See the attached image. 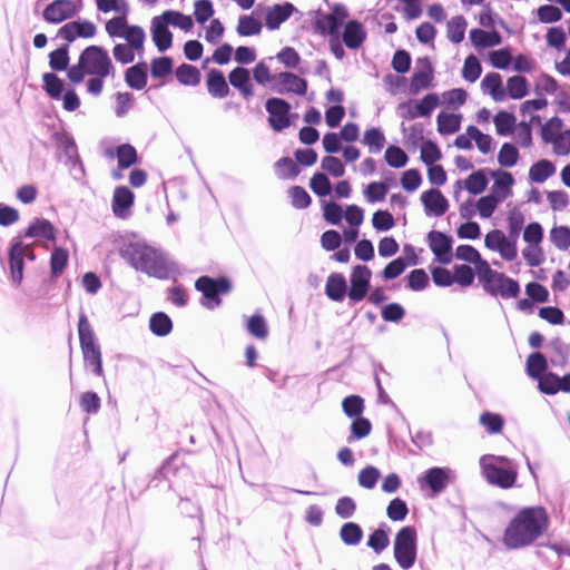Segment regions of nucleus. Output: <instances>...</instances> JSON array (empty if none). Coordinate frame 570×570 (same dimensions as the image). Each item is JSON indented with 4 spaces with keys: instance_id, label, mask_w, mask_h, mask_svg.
Instances as JSON below:
<instances>
[{
    "instance_id": "obj_20",
    "label": "nucleus",
    "mask_w": 570,
    "mask_h": 570,
    "mask_svg": "<svg viewBox=\"0 0 570 570\" xmlns=\"http://www.w3.org/2000/svg\"><path fill=\"white\" fill-rule=\"evenodd\" d=\"M97 28L91 21H72L59 29L58 35L67 41H73L76 38H92Z\"/></svg>"
},
{
    "instance_id": "obj_60",
    "label": "nucleus",
    "mask_w": 570,
    "mask_h": 570,
    "mask_svg": "<svg viewBox=\"0 0 570 570\" xmlns=\"http://www.w3.org/2000/svg\"><path fill=\"white\" fill-rule=\"evenodd\" d=\"M116 156L120 168H128L137 161V153L132 145H118Z\"/></svg>"
},
{
    "instance_id": "obj_24",
    "label": "nucleus",
    "mask_w": 570,
    "mask_h": 570,
    "mask_svg": "<svg viewBox=\"0 0 570 570\" xmlns=\"http://www.w3.org/2000/svg\"><path fill=\"white\" fill-rule=\"evenodd\" d=\"M151 37L159 51H166L171 47L173 35L161 16L154 17L151 20Z\"/></svg>"
},
{
    "instance_id": "obj_43",
    "label": "nucleus",
    "mask_w": 570,
    "mask_h": 570,
    "mask_svg": "<svg viewBox=\"0 0 570 570\" xmlns=\"http://www.w3.org/2000/svg\"><path fill=\"white\" fill-rule=\"evenodd\" d=\"M149 328L157 336H166L171 332L173 323L167 314L158 312L151 315Z\"/></svg>"
},
{
    "instance_id": "obj_57",
    "label": "nucleus",
    "mask_w": 570,
    "mask_h": 570,
    "mask_svg": "<svg viewBox=\"0 0 570 570\" xmlns=\"http://www.w3.org/2000/svg\"><path fill=\"white\" fill-rule=\"evenodd\" d=\"M69 253L61 247H55L50 257V268L55 276L60 275L68 263Z\"/></svg>"
},
{
    "instance_id": "obj_46",
    "label": "nucleus",
    "mask_w": 570,
    "mask_h": 570,
    "mask_svg": "<svg viewBox=\"0 0 570 570\" xmlns=\"http://www.w3.org/2000/svg\"><path fill=\"white\" fill-rule=\"evenodd\" d=\"M246 330L252 336L258 340H266L268 336V326L266 320L259 314L247 317Z\"/></svg>"
},
{
    "instance_id": "obj_61",
    "label": "nucleus",
    "mask_w": 570,
    "mask_h": 570,
    "mask_svg": "<svg viewBox=\"0 0 570 570\" xmlns=\"http://www.w3.org/2000/svg\"><path fill=\"white\" fill-rule=\"evenodd\" d=\"M288 197L291 198V204L293 205V207L297 209H304L308 207L311 204L309 195L304 188L299 186H294L289 188Z\"/></svg>"
},
{
    "instance_id": "obj_12",
    "label": "nucleus",
    "mask_w": 570,
    "mask_h": 570,
    "mask_svg": "<svg viewBox=\"0 0 570 570\" xmlns=\"http://www.w3.org/2000/svg\"><path fill=\"white\" fill-rule=\"evenodd\" d=\"M372 277L371 269L365 265H356L351 274V287L347 296L351 302H361L370 289V282Z\"/></svg>"
},
{
    "instance_id": "obj_22",
    "label": "nucleus",
    "mask_w": 570,
    "mask_h": 570,
    "mask_svg": "<svg viewBox=\"0 0 570 570\" xmlns=\"http://www.w3.org/2000/svg\"><path fill=\"white\" fill-rule=\"evenodd\" d=\"M134 193L129 188L125 186L117 187L114 191L111 202L114 215L119 218H126L134 205Z\"/></svg>"
},
{
    "instance_id": "obj_3",
    "label": "nucleus",
    "mask_w": 570,
    "mask_h": 570,
    "mask_svg": "<svg viewBox=\"0 0 570 570\" xmlns=\"http://www.w3.org/2000/svg\"><path fill=\"white\" fill-rule=\"evenodd\" d=\"M67 75L71 82L80 83L85 75L114 77L115 68L107 50L89 46L81 52L78 63L68 69Z\"/></svg>"
},
{
    "instance_id": "obj_13",
    "label": "nucleus",
    "mask_w": 570,
    "mask_h": 570,
    "mask_svg": "<svg viewBox=\"0 0 570 570\" xmlns=\"http://www.w3.org/2000/svg\"><path fill=\"white\" fill-rule=\"evenodd\" d=\"M453 476V471L450 468H431L426 470L417 482L421 488L428 487L433 494L441 493L450 483Z\"/></svg>"
},
{
    "instance_id": "obj_30",
    "label": "nucleus",
    "mask_w": 570,
    "mask_h": 570,
    "mask_svg": "<svg viewBox=\"0 0 570 570\" xmlns=\"http://www.w3.org/2000/svg\"><path fill=\"white\" fill-rule=\"evenodd\" d=\"M24 237L43 238L47 240L56 239V228L47 219L36 218L26 229Z\"/></svg>"
},
{
    "instance_id": "obj_42",
    "label": "nucleus",
    "mask_w": 570,
    "mask_h": 570,
    "mask_svg": "<svg viewBox=\"0 0 570 570\" xmlns=\"http://www.w3.org/2000/svg\"><path fill=\"white\" fill-rule=\"evenodd\" d=\"M167 26L177 27L184 31H190L194 22L190 16L183 14L179 11L167 10L160 14Z\"/></svg>"
},
{
    "instance_id": "obj_62",
    "label": "nucleus",
    "mask_w": 570,
    "mask_h": 570,
    "mask_svg": "<svg viewBox=\"0 0 570 570\" xmlns=\"http://www.w3.org/2000/svg\"><path fill=\"white\" fill-rule=\"evenodd\" d=\"M387 194V186L384 183L373 181L364 190V196L368 203L381 202Z\"/></svg>"
},
{
    "instance_id": "obj_38",
    "label": "nucleus",
    "mask_w": 570,
    "mask_h": 570,
    "mask_svg": "<svg viewBox=\"0 0 570 570\" xmlns=\"http://www.w3.org/2000/svg\"><path fill=\"white\" fill-rule=\"evenodd\" d=\"M554 173L556 166L551 161L542 159L530 167L529 178L533 183L542 184Z\"/></svg>"
},
{
    "instance_id": "obj_33",
    "label": "nucleus",
    "mask_w": 570,
    "mask_h": 570,
    "mask_svg": "<svg viewBox=\"0 0 570 570\" xmlns=\"http://www.w3.org/2000/svg\"><path fill=\"white\" fill-rule=\"evenodd\" d=\"M469 37L473 46L478 49L499 46L502 42V37L499 32L485 31L478 28L472 29Z\"/></svg>"
},
{
    "instance_id": "obj_14",
    "label": "nucleus",
    "mask_w": 570,
    "mask_h": 570,
    "mask_svg": "<svg viewBox=\"0 0 570 570\" xmlns=\"http://www.w3.org/2000/svg\"><path fill=\"white\" fill-rule=\"evenodd\" d=\"M429 247L440 264L452 262V238L445 234L432 230L428 234Z\"/></svg>"
},
{
    "instance_id": "obj_56",
    "label": "nucleus",
    "mask_w": 570,
    "mask_h": 570,
    "mask_svg": "<svg viewBox=\"0 0 570 570\" xmlns=\"http://www.w3.org/2000/svg\"><path fill=\"white\" fill-rule=\"evenodd\" d=\"M500 199L498 197H494L492 195H487L481 198H479L475 202V206L478 209V214L481 218H490L493 213L495 212L497 207L500 204Z\"/></svg>"
},
{
    "instance_id": "obj_4",
    "label": "nucleus",
    "mask_w": 570,
    "mask_h": 570,
    "mask_svg": "<svg viewBox=\"0 0 570 570\" xmlns=\"http://www.w3.org/2000/svg\"><path fill=\"white\" fill-rule=\"evenodd\" d=\"M481 474L484 480L500 489H512L518 481L517 463L503 455L484 454L479 460Z\"/></svg>"
},
{
    "instance_id": "obj_32",
    "label": "nucleus",
    "mask_w": 570,
    "mask_h": 570,
    "mask_svg": "<svg viewBox=\"0 0 570 570\" xmlns=\"http://www.w3.org/2000/svg\"><path fill=\"white\" fill-rule=\"evenodd\" d=\"M294 11L291 3L275 4L266 13V27L269 30L277 29L285 20H287Z\"/></svg>"
},
{
    "instance_id": "obj_44",
    "label": "nucleus",
    "mask_w": 570,
    "mask_h": 570,
    "mask_svg": "<svg viewBox=\"0 0 570 570\" xmlns=\"http://www.w3.org/2000/svg\"><path fill=\"white\" fill-rule=\"evenodd\" d=\"M42 81L47 95L52 99L59 100L65 92L63 81L52 72L43 73Z\"/></svg>"
},
{
    "instance_id": "obj_26",
    "label": "nucleus",
    "mask_w": 570,
    "mask_h": 570,
    "mask_svg": "<svg viewBox=\"0 0 570 570\" xmlns=\"http://www.w3.org/2000/svg\"><path fill=\"white\" fill-rule=\"evenodd\" d=\"M481 88L482 91L490 95L494 101H504L507 99L502 77L498 72L487 73L481 81Z\"/></svg>"
},
{
    "instance_id": "obj_51",
    "label": "nucleus",
    "mask_w": 570,
    "mask_h": 570,
    "mask_svg": "<svg viewBox=\"0 0 570 570\" xmlns=\"http://www.w3.org/2000/svg\"><path fill=\"white\" fill-rule=\"evenodd\" d=\"M479 422L490 434L501 433L504 425L502 415L492 412L482 413L480 415Z\"/></svg>"
},
{
    "instance_id": "obj_7",
    "label": "nucleus",
    "mask_w": 570,
    "mask_h": 570,
    "mask_svg": "<svg viewBox=\"0 0 570 570\" xmlns=\"http://www.w3.org/2000/svg\"><path fill=\"white\" fill-rule=\"evenodd\" d=\"M95 3L99 12H114L116 14L105 24V30L108 35H119L120 29L129 26L127 17L130 8L127 0H95Z\"/></svg>"
},
{
    "instance_id": "obj_48",
    "label": "nucleus",
    "mask_w": 570,
    "mask_h": 570,
    "mask_svg": "<svg viewBox=\"0 0 570 570\" xmlns=\"http://www.w3.org/2000/svg\"><path fill=\"white\" fill-rule=\"evenodd\" d=\"M432 79H433V76H432V70H431L430 66H428L426 68H424L420 71H415L411 79L410 92L412 95H416L421 90L429 88Z\"/></svg>"
},
{
    "instance_id": "obj_31",
    "label": "nucleus",
    "mask_w": 570,
    "mask_h": 570,
    "mask_svg": "<svg viewBox=\"0 0 570 570\" xmlns=\"http://www.w3.org/2000/svg\"><path fill=\"white\" fill-rule=\"evenodd\" d=\"M346 279L342 274L333 273L327 277L325 293L332 301L342 302L346 295Z\"/></svg>"
},
{
    "instance_id": "obj_64",
    "label": "nucleus",
    "mask_w": 570,
    "mask_h": 570,
    "mask_svg": "<svg viewBox=\"0 0 570 570\" xmlns=\"http://www.w3.org/2000/svg\"><path fill=\"white\" fill-rule=\"evenodd\" d=\"M409 509L406 503L396 498L393 499L387 505L386 513L392 521H402L407 515Z\"/></svg>"
},
{
    "instance_id": "obj_25",
    "label": "nucleus",
    "mask_w": 570,
    "mask_h": 570,
    "mask_svg": "<svg viewBox=\"0 0 570 570\" xmlns=\"http://www.w3.org/2000/svg\"><path fill=\"white\" fill-rule=\"evenodd\" d=\"M492 177L494 178V183L491 187L490 195L498 197L500 202H503L512 195L514 179L510 173L502 170L493 171Z\"/></svg>"
},
{
    "instance_id": "obj_29",
    "label": "nucleus",
    "mask_w": 570,
    "mask_h": 570,
    "mask_svg": "<svg viewBox=\"0 0 570 570\" xmlns=\"http://www.w3.org/2000/svg\"><path fill=\"white\" fill-rule=\"evenodd\" d=\"M365 38V29L360 22L352 20L345 24L342 39L346 47L356 49L362 46Z\"/></svg>"
},
{
    "instance_id": "obj_37",
    "label": "nucleus",
    "mask_w": 570,
    "mask_h": 570,
    "mask_svg": "<svg viewBox=\"0 0 570 570\" xmlns=\"http://www.w3.org/2000/svg\"><path fill=\"white\" fill-rule=\"evenodd\" d=\"M460 114L440 112L436 118L438 131L441 135H452L460 129Z\"/></svg>"
},
{
    "instance_id": "obj_18",
    "label": "nucleus",
    "mask_w": 570,
    "mask_h": 570,
    "mask_svg": "<svg viewBox=\"0 0 570 570\" xmlns=\"http://www.w3.org/2000/svg\"><path fill=\"white\" fill-rule=\"evenodd\" d=\"M289 105L279 98H271L266 101V110L269 114V124L276 130L289 126Z\"/></svg>"
},
{
    "instance_id": "obj_5",
    "label": "nucleus",
    "mask_w": 570,
    "mask_h": 570,
    "mask_svg": "<svg viewBox=\"0 0 570 570\" xmlns=\"http://www.w3.org/2000/svg\"><path fill=\"white\" fill-rule=\"evenodd\" d=\"M111 38H124L126 43H118L112 49V55L118 62L130 63L136 53L144 50L146 39L145 31L139 26H126L119 30V35H108Z\"/></svg>"
},
{
    "instance_id": "obj_54",
    "label": "nucleus",
    "mask_w": 570,
    "mask_h": 570,
    "mask_svg": "<svg viewBox=\"0 0 570 570\" xmlns=\"http://www.w3.org/2000/svg\"><path fill=\"white\" fill-rule=\"evenodd\" d=\"M481 72L482 67L479 59L474 55L468 56L463 65L462 77L469 82H474Z\"/></svg>"
},
{
    "instance_id": "obj_11",
    "label": "nucleus",
    "mask_w": 570,
    "mask_h": 570,
    "mask_svg": "<svg viewBox=\"0 0 570 570\" xmlns=\"http://www.w3.org/2000/svg\"><path fill=\"white\" fill-rule=\"evenodd\" d=\"M81 9V0H55L45 8L42 17L47 22L57 24L75 17Z\"/></svg>"
},
{
    "instance_id": "obj_8",
    "label": "nucleus",
    "mask_w": 570,
    "mask_h": 570,
    "mask_svg": "<svg viewBox=\"0 0 570 570\" xmlns=\"http://www.w3.org/2000/svg\"><path fill=\"white\" fill-rule=\"evenodd\" d=\"M195 287L206 298L204 306L213 309L220 304L218 295L225 294L230 289V283L226 278L213 279L208 276H203L197 279Z\"/></svg>"
},
{
    "instance_id": "obj_17",
    "label": "nucleus",
    "mask_w": 570,
    "mask_h": 570,
    "mask_svg": "<svg viewBox=\"0 0 570 570\" xmlns=\"http://www.w3.org/2000/svg\"><path fill=\"white\" fill-rule=\"evenodd\" d=\"M274 89L278 94L305 95L307 82L292 72H281L273 76Z\"/></svg>"
},
{
    "instance_id": "obj_21",
    "label": "nucleus",
    "mask_w": 570,
    "mask_h": 570,
    "mask_svg": "<svg viewBox=\"0 0 570 570\" xmlns=\"http://www.w3.org/2000/svg\"><path fill=\"white\" fill-rule=\"evenodd\" d=\"M488 186V179L482 170L472 173L466 179L454 184V199L459 202L461 190L464 188L472 195L482 194Z\"/></svg>"
},
{
    "instance_id": "obj_41",
    "label": "nucleus",
    "mask_w": 570,
    "mask_h": 570,
    "mask_svg": "<svg viewBox=\"0 0 570 570\" xmlns=\"http://www.w3.org/2000/svg\"><path fill=\"white\" fill-rule=\"evenodd\" d=\"M468 22L463 16L451 18L446 26V36L453 43H460L464 39Z\"/></svg>"
},
{
    "instance_id": "obj_39",
    "label": "nucleus",
    "mask_w": 570,
    "mask_h": 570,
    "mask_svg": "<svg viewBox=\"0 0 570 570\" xmlns=\"http://www.w3.org/2000/svg\"><path fill=\"white\" fill-rule=\"evenodd\" d=\"M208 91L212 96L224 98L228 95L229 88L222 71L212 70L207 75Z\"/></svg>"
},
{
    "instance_id": "obj_9",
    "label": "nucleus",
    "mask_w": 570,
    "mask_h": 570,
    "mask_svg": "<svg viewBox=\"0 0 570 570\" xmlns=\"http://www.w3.org/2000/svg\"><path fill=\"white\" fill-rule=\"evenodd\" d=\"M440 105L438 94H428L421 100H409L397 107V112L403 118L414 119L419 117H429Z\"/></svg>"
},
{
    "instance_id": "obj_36",
    "label": "nucleus",
    "mask_w": 570,
    "mask_h": 570,
    "mask_svg": "<svg viewBox=\"0 0 570 570\" xmlns=\"http://www.w3.org/2000/svg\"><path fill=\"white\" fill-rule=\"evenodd\" d=\"M125 79L130 88L136 90L142 89L147 83V65L141 62L128 68Z\"/></svg>"
},
{
    "instance_id": "obj_6",
    "label": "nucleus",
    "mask_w": 570,
    "mask_h": 570,
    "mask_svg": "<svg viewBox=\"0 0 570 570\" xmlns=\"http://www.w3.org/2000/svg\"><path fill=\"white\" fill-rule=\"evenodd\" d=\"M393 554L402 570H410L417 558V533L414 527L406 525L399 530L393 542Z\"/></svg>"
},
{
    "instance_id": "obj_19",
    "label": "nucleus",
    "mask_w": 570,
    "mask_h": 570,
    "mask_svg": "<svg viewBox=\"0 0 570 570\" xmlns=\"http://www.w3.org/2000/svg\"><path fill=\"white\" fill-rule=\"evenodd\" d=\"M421 202L426 216L441 217L449 209V202L443 194L435 188L423 191Z\"/></svg>"
},
{
    "instance_id": "obj_10",
    "label": "nucleus",
    "mask_w": 570,
    "mask_h": 570,
    "mask_svg": "<svg viewBox=\"0 0 570 570\" xmlns=\"http://www.w3.org/2000/svg\"><path fill=\"white\" fill-rule=\"evenodd\" d=\"M485 246L493 252H498L504 261H513L518 256L517 239L507 236L500 229H493L485 235Z\"/></svg>"
},
{
    "instance_id": "obj_28",
    "label": "nucleus",
    "mask_w": 570,
    "mask_h": 570,
    "mask_svg": "<svg viewBox=\"0 0 570 570\" xmlns=\"http://www.w3.org/2000/svg\"><path fill=\"white\" fill-rule=\"evenodd\" d=\"M560 118L553 117L542 127V139L544 142H570V131H563Z\"/></svg>"
},
{
    "instance_id": "obj_49",
    "label": "nucleus",
    "mask_w": 570,
    "mask_h": 570,
    "mask_svg": "<svg viewBox=\"0 0 570 570\" xmlns=\"http://www.w3.org/2000/svg\"><path fill=\"white\" fill-rule=\"evenodd\" d=\"M86 366H91L97 376L104 375L101 353L98 346L81 348Z\"/></svg>"
},
{
    "instance_id": "obj_34",
    "label": "nucleus",
    "mask_w": 570,
    "mask_h": 570,
    "mask_svg": "<svg viewBox=\"0 0 570 570\" xmlns=\"http://www.w3.org/2000/svg\"><path fill=\"white\" fill-rule=\"evenodd\" d=\"M228 79L230 85L238 89L244 97L248 98L253 96V86L250 83V76L247 69L243 67L235 68L230 71Z\"/></svg>"
},
{
    "instance_id": "obj_16",
    "label": "nucleus",
    "mask_w": 570,
    "mask_h": 570,
    "mask_svg": "<svg viewBox=\"0 0 570 570\" xmlns=\"http://www.w3.org/2000/svg\"><path fill=\"white\" fill-rule=\"evenodd\" d=\"M484 289L489 294L493 296H501L502 298H514L520 293L519 283L503 273L494 275L493 279L487 284Z\"/></svg>"
},
{
    "instance_id": "obj_55",
    "label": "nucleus",
    "mask_w": 570,
    "mask_h": 570,
    "mask_svg": "<svg viewBox=\"0 0 570 570\" xmlns=\"http://www.w3.org/2000/svg\"><path fill=\"white\" fill-rule=\"evenodd\" d=\"M262 30V24L252 16H242L238 20L237 33L242 37L258 35Z\"/></svg>"
},
{
    "instance_id": "obj_59",
    "label": "nucleus",
    "mask_w": 570,
    "mask_h": 570,
    "mask_svg": "<svg viewBox=\"0 0 570 570\" xmlns=\"http://www.w3.org/2000/svg\"><path fill=\"white\" fill-rule=\"evenodd\" d=\"M343 412L348 417H358L364 410V401L358 395H350L342 402Z\"/></svg>"
},
{
    "instance_id": "obj_2",
    "label": "nucleus",
    "mask_w": 570,
    "mask_h": 570,
    "mask_svg": "<svg viewBox=\"0 0 570 570\" xmlns=\"http://www.w3.org/2000/svg\"><path fill=\"white\" fill-rule=\"evenodd\" d=\"M121 255L136 271L156 278H166L171 268L168 256L161 249L142 242L129 243Z\"/></svg>"
},
{
    "instance_id": "obj_58",
    "label": "nucleus",
    "mask_w": 570,
    "mask_h": 570,
    "mask_svg": "<svg viewBox=\"0 0 570 570\" xmlns=\"http://www.w3.org/2000/svg\"><path fill=\"white\" fill-rule=\"evenodd\" d=\"M176 77L183 85L194 86L199 82V71L191 65H181L176 70Z\"/></svg>"
},
{
    "instance_id": "obj_35",
    "label": "nucleus",
    "mask_w": 570,
    "mask_h": 570,
    "mask_svg": "<svg viewBox=\"0 0 570 570\" xmlns=\"http://www.w3.org/2000/svg\"><path fill=\"white\" fill-rule=\"evenodd\" d=\"M548 363L546 357L541 353H532L527 360L525 371L527 374L538 381V387L540 389V382L546 376Z\"/></svg>"
},
{
    "instance_id": "obj_52",
    "label": "nucleus",
    "mask_w": 570,
    "mask_h": 570,
    "mask_svg": "<svg viewBox=\"0 0 570 570\" xmlns=\"http://www.w3.org/2000/svg\"><path fill=\"white\" fill-rule=\"evenodd\" d=\"M275 174L281 179L294 178L299 174V168L289 157H283L275 163Z\"/></svg>"
},
{
    "instance_id": "obj_45",
    "label": "nucleus",
    "mask_w": 570,
    "mask_h": 570,
    "mask_svg": "<svg viewBox=\"0 0 570 570\" xmlns=\"http://www.w3.org/2000/svg\"><path fill=\"white\" fill-rule=\"evenodd\" d=\"M78 334L81 348L98 346L96 344V336L87 316L81 313L78 322Z\"/></svg>"
},
{
    "instance_id": "obj_1",
    "label": "nucleus",
    "mask_w": 570,
    "mask_h": 570,
    "mask_svg": "<svg viewBox=\"0 0 570 570\" xmlns=\"http://www.w3.org/2000/svg\"><path fill=\"white\" fill-rule=\"evenodd\" d=\"M549 525L550 518L546 508L541 505L522 508L505 528L503 544L508 549L531 546L548 531Z\"/></svg>"
},
{
    "instance_id": "obj_27",
    "label": "nucleus",
    "mask_w": 570,
    "mask_h": 570,
    "mask_svg": "<svg viewBox=\"0 0 570 570\" xmlns=\"http://www.w3.org/2000/svg\"><path fill=\"white\" fill-rule=\"evenodd\" d=\"M21 240H16L9 253L11 282L16 286H19L23 279L24 258L21 256Z\"/></svg>"
},
{
    "instance_id": "obj_47",
    "label": "nucleus",
    "mask_w": 570,
    "mask_h": 570,
    "mask_svg": "<svg viewBox=\"0 0 570 570\" xmlns=\"http://www.w3.org/2000/svg\"><path fill=\"white\" fill-rule=\"evenodd\" d=\"M507 98L521 99L528 94V81L522 76L510 77L507 81Z\"/></svg>"
},
{
    "instance_id": "obj_40",
    "label": "nucleus",
    "mask_w": 570,
    "mask_h": 570,
    "mask_svg": "<svg viewBox=\"0 0 570 570\" xmlns=\"http://www.w3.org/2000/svg\"><path fill=\"white\" fill-rule=\"evenodd\" d=\"M515 121V117L511 112H508L505 110L499 111L493 117L495 131L501 137H507L513 132Z\"/></svg>"
},
{
    "instance_id": "obj_53",
    "label": "nucleus",
    "mask_w": 570,
    "mask_h": 570,
    "mask_svg": "<svg viewBox=\"0 0 570 570\" xmlns=\"http://www.w3.org/2000/svg\"><path fill=\"white\" fill-rule=\"evenodd\" d=\"M363 535V531L357 523L348 522L345 523L340 531V537L345 544L355 546L357 544Z\"/></svg>"
},
{
    "instance_id": "obj_15",
    "label": "nucleus",
    "mask_w": 570,
    "mask_h": 570,
    "mask_svg": "<svg viewBox=\"0 0 570 570\" xmlns=\"http://www.w3.org/2000/svg\"><path fill=\"white\" fill-rule=\"evenodd\" d=\"M347 18V10L343 6H336L332 13L321 14L316 20L317 29L323 35H330L338 40V29Z\"/></svg>"
},
{
    "instance_id": "obj_23",
    "label": "nucleus",
    "mask_w": 570,
    "mask_h": 570,
    "mask_svg": "<svg viewBox=\"0 0 570 570\" xmlns=\"http://www.w3.org/2000/svg\"><path fill=\"white\" fill-rule=\"evenodd\" d=\"M540 392L554 395L559 392L570 393V372L563 376L548 372L540 382Z\"/></svg>"
},
{
    "instance_id": "obj_50",
    "label": "nucleus",
    "mask_w": 570,
    "mask_h": 570,
    "mask_svg": "<svg viewBox=\"0 0 570 570\" xmlns=\"http://www.w3.org/2000/svg\"><path fill=\"white\" fill-rule=\"evenodd\" d=\"M549 238L559 250H568L570 248V228L568 226L552 227Z\"/></svg>"
},
{
    "instance_id": "obj_63",
    "label": "nucleus",
    "mask_w": 570,
    "mask_h": 570,
    "mask_svg": "<svg viewBox=\"0 0 570 570\" xmlns=\"http://www.w3.org/2000/svg\"><path fill=\"white\" fill-rule=\"evenodd\" d=\"M390 543L387 532L380 528L376 529L367 541V546L372 548L376 553L382 552L387 548Z\"/></svg>"
}]
</instances>
